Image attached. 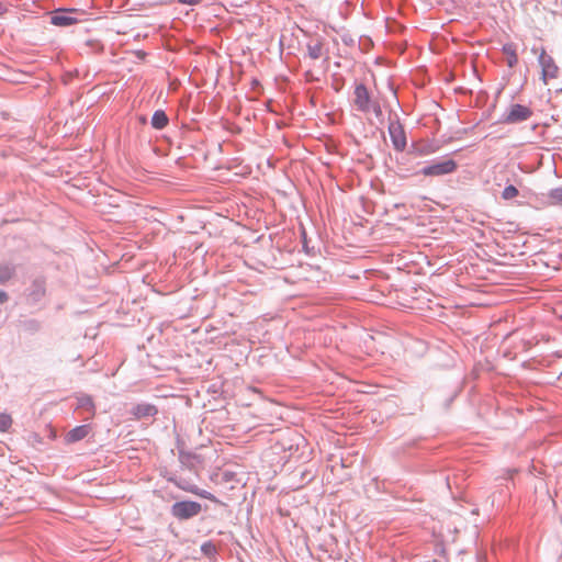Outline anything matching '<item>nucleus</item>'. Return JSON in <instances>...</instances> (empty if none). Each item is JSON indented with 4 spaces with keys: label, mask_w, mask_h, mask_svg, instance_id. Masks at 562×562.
I'll return each mask as SVG.
<instances>
[{
    "label": "nucleus",
    "mask_w": 562,
    "mask_h": 562,
    "mask_svg": "<svg viewBox=\"0 0 562 562\" xmlns=\"http://www.w3.org/2000/svg\"><path fill=\"white\" fill-rule=\"evenodd\" d=\"M168 124V117L161 110L156 111L151 117V125L157 130L164 128Z\"/></svg>",
    "instance_id": "nucleus-12"
},
{
    "label": "nucleus",
    "mask_w": 562,
    "mask_h": 562,
    "mask_svg": "<svg viewBox=\"0 0 562 562\" xmlns=\"http://www.w3.org/2000/svg\"><path fill=\"white\" fill-rule=\"evenodd\" d=\"M178 1L183 4L193 5V4H198V3L202 2L203 0H178Z\"/></svg>",
    "instance_id": "nucleus-19"
},
{
    "label": "nucleus",
    "mask_w": 562,
    "mask_h": 562,
    "mask_svg": "<svg viewBox=\"0 0 562 562\" xmlns=\"http://www.w3.org/2000/svg\"><path fill=\"white\" fill-rule=\"evenodd\" d=\"M551 204L562 206V187L551 190L549 193Z\"/></svg>",
    "instance_id": "nucleus-13"
},
{
    "label": "nucleus",
    "mask_w": 562,
    "mask_h": 562,
    "mask_svg": "<svg viewBox=\"0 0 562 562\" xmlns=\"http://www.w3.org/2000/svg\"><path fill=\"white\" fill-rule=\"evenodd\" d=\"M201 512V505L192 501L177 502L172 505L171 513L179 519H189Z\"/></svg>",
    "instance_id": "nucleus-3"
},
{
    "label": "nucleus",
    "mask_w": 562,
    "mask_h": 562,
    "mask_svg": "<svg viewBox=\"0 0 562 562\" xmlns=\"http://www.w3.org/2000/svg\"><path fill=\"white\" fill-rule=\"evenodd\" d=\"M8 294L4 291H0V304L5 303L8 301Z\"/></svg>",
    "instance_id": "nucleus-20"
},
{
    "label": "nucleus",
    "mask_w": 562,
    "mask_h": 562,
    "mask_svg": "<svg viewBox=\"0 0 562 562\" xmlns=\"http://www.w3.org/2000/svg\"><path fill=\"white\" fill-rule=\"evenodd\" d=\"M504 52L507 55L508 66L514 67L518 61V57H517L515 49L512 46H505Z\"/></svg>",
    "instance_id": "nucleus-14"
},
{
    "label": "nucleus",
    "mask_w": 562,
    "mask_h": 562,
    "mask_svg": "<svg viewBox=\"0 0 562 562\" xmlns=\"http://www.w3.org/2000/svg\"><path fill=\"white\" fill-rule=\"evenodd\" d=\"M539 64L541 66V80L544 85H548L551 79L558 78L559 67L555 65L553 58L544 50H542L539 56Z\"/></svg>",
    "instance_id": "nucleus-4"
},
{
    "label": "nucleus",
    "mask_w": 562,
    "mask_h": 562,
    "mask_svg": "<svg viewBox=\"0 0 562 562\" xmlns=\"http://www.w3.org/2000/svg\"><path fill=\"white\" fill-rule=\"evenodd\" d=\"M373 111L376 114V116H380L382 114V111L379 105L373 106Z\"/></svg>",
    "instance_id": "nucleus-21"
},
{
    "label": "nucleus",
    "mask_w": 562,
    "mask_h": 562,
    "mask_svg": "<svg viewBox=\"0 0 562 562\" xmlns=\"http://www.w3.org/2000/svg\"><path fill=\"white\" fill-rule=\"evenodd\" d=\"M457 162L451 158L434 161L431 165L424 167L420 173L425 177H440L452 173L457 170Z\"/></svg>",
    "instance_id": "nucleus-2"
},
{
    "label": "nucleus",
    "mask_w": 562,
    "mask_h": 562,
    "mask_svg": "<svg viewBox=\"0 0 562 562\" xmlns=\"http://www.w3.org/2000/svg\"><path fill=\"white\" fill-rule=\"evenodd\" d=\"M86 12L79 9H58L50 14V23L66 27L86 21Z\"/></svg>",
    "instance_id": "nucleus-1"
},
{
    "label": "nucleus",
    "mask_w": 562,
    "mask_h": 562,
    "mask_svg": "<svg viewBox=\"0 0 562 562\" xmlns=\"http://www.w3.org/2000/svg\"><path fill=\"white\" fill-rule=\"evenodd\" d=\"M12 417L9 414L2 413L0 414V431L4 432L10 429L12 426Z\"/></svg>",
    "instance_id": "nucleus-15"
},
{
    "label": "nucleus",
    "mask_w": 562,
    "mask_h": 562,
    "mask_svg": "<svg viewBox=\"0 0 562 562\" xmlns=\"http://www.w3.org/2000/svg\"><path fill=\"white\" fill-rule=\"evenodd\" d=\"M532 112L529 108L521 105V104H514L510 106L505 122L507 123H516L526 121L531 116Z\"/></svg>",
    "instance_id": "nucleus-6"
},
{
    "label": "nucleus",
    "mask_w": 562,
    "mask_h": 562,
    "mask_svg": "<svg viewBox=\"0 0 562 562\" xmlns=\"http://www.w3.org/2000/svg\"><path fill=\"white\" fill-rule=\"evenodd\" d=\"M91 431V427L89 425H81L69 430L65 436V441L67 443H74L79 440L86 438Z\"/></svg>",
    "instance_id": "nucleus-7"
},
{
    "label": "nucleus",
    "mask_w": 562,
    "mask_h": 562,
    "mask_svg": "<svg viewBox=\"0 0 562 562\" xmlns=\"http://www.w3.org/2000/svg\"><path fill=\"white\" fill-rule=\"evenodd\" d=\"M222 480H223L224 482H226V483H232V482L238 483V480H237L236 473L231 472V471H225V472H223V474H222Z\"/></svg>",
    "instance_id": "nucleus-18"
},
{
    "label": "nucleus",
    "mask_w": 562,
    "mask_h": 562,
    "mask_svg": "<svg viewBox=\"0 0 562 562\" xmlns=\"http://www.w3.org/2000/svg\"><path fill=\"white\" fill-rule=\"evenodd\" d=\"M389 132L395 149L403 150L406 146V135L402 125L397 122H391Z\"/></svg>",
    "instance_id": "nucleus-5"
},
{
    "label": "nucleus",
    "mask_w": 562,
    "mask_h": 562,
    "mask_svg": "<svg viewBox=\"0 0 562 562\" xmlns=\"http://www.w3.org/2000/svg\"><path fill=\"white\" fill-rule=\"evenodd\" d=\"M355 94H356L355 102L358 105V108L363 111H368L369 110V93H368L367 88L362 85L358 86L355 90Z\"/></svg>",
    "instance_id": "nucleus-9"
},
{
    "label": "nucleus",
    "mask_w": 562,
    "mask_h": 562,
    "mask_svg": "<svg viewBox=\"0 0 562 562\" xmlns=\"http://www.w3.org/2000/svg\"><path fill=\"white\" fill-rule=\"evenodd\" d=\"M182 490L191 493V494H194L199 497H202V498H205V499H209L215 504H218V505H222V506H226V503L220 501L217 497H215L213 494L204 491V490H201L199 488L198 486L195 485H188V486H180Z\"/></svg>",
    "instance_id": "nucleus-8"
},
{
    "label": "nucleus",
    "mask_w": 562,
    "mask_h": 562,
    "mask_svg": "<svg viewBox=\"0 0 562 562\" xmlns=\"http://www.w3.org/2000/svg\"><path fill=\"white\" fill-rule=\"evenodd\" d=\"M308 55L312 59H317L322 56V45L315 44L308 46Z\"/></svg>",
    "instance_id": "nucleus-17"
},
{
    "label": "nucleus",
    "mask_w": 562,
    "mask_h": 562,
    "mask_svg": "<svg viewBox=\"0 0 562 562\" xmlns=\"http://www.w3.org/2000/svg\"><path fill=\"white\" fill-rule=\"evenodd\" d=\"M156 413H157L156 407L154 405H150V404H139V405H136L133 408V415L136 418H143V417H147V416H153Z\"/></svg>",
    "instance_id": "nucleus-10"
},
{
    "label": "nucleus",
    "mask_w": 562,
    "mask_h": 562,
    "mask_svg": "<svg viewBox=\"0 0 562 562\" xmlns=\"http://www.w3.org/2000/svg\"><path fill=\"white\" fill-rule=\"evenodd\" d=\"M15 274V267L10 263L0 265V284H4L10 281Z\"/></svg>",
    "instance_id": "nucleus-11"
},
{
    "label": "nucleus",
    "mask_w": 562,
    "mask_h": 562,
    "mask_svg": "<svg viewBox=\"0 0 562 562\" xmlns=\"http://www.w3.org/2000/svg\"><path fill=\"white\" fill-rule=\"evenodd\" d=\"M517 195H518V190L515 186H512V184L507 186L502 193V196L505 200H512V199L516 198Z\"/></svg>",
    "instance_id": "nucleus-16"
}]
</instances>
